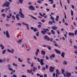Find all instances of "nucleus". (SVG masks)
Listing matches in <instances>:
<instances>
[{"mask_svg": "<svg viewBox=\"0 0 77 77\" xmlns=\"http://www.w3.org/2000/svg\"><path fill=\"white\" fill-rule=\"evenodd\" d=\"M28 5H32V3H31V2H29L28 3Z\"/></svg>", "mask_w": 77, "mask_h": 77, "instance_id": "obj_56", "label": "nucleus"}, {"mask_svg": "<svg viewBox=\"0 0 77 77\" xmlns=\"http://www.w3.org/2000/svg\"><path fill=\"white\" fill-rule=\"evenodd\" d=\"M10 9H11V8L9 7H8V8H5V11H6L5 12H7L8 11V10H10Z\"/></svg>", "mask_w": 77, "mask_h": 77, "instance_id": "obj_28", "label": "nucleus"}, {"mask_svg": "<svg viewBox=\"0 0 77 77\" xmlns=\"http://www.w3.org/2000/svg\"><path fill=\"white\" fill-rule=\"evenodd\" d=\"M38 52H35V56H38Z\"/></svg>", "mask_w": 77, "mask_h": 77, "instance_id": "obj_59", "label": "nucleus"}, {"mask_svg": "<svg viewBox=\"0 0 77 77\" xmlns=\"http://www.w3.org/2000/svg\"><path fill=\"white\" fill-rule=\"evenodd\" d=\"M56 74H57V75H60L61 73L59 71V70L58 69H56Z\"/></svg>", "mask_w": 77, "mask_h": 77, "instance_id": "obj_14", "label": "nucleus"}, {"mask_svg": "<svg viewBox=\"0 0 77 77\" xmlns=\"http://www.w3.org/2000/svg\"><path fill=\"white\" fill-rule=\"evenodd\" d=\"M51 20H54V18L53 17H51Z\"/></svg>", "mask_w": 77, "mask_h": 77, "instance_id": "obj_62", "label": "nucleus"}, {"mask_svg": "<svg viewBox=\"0 0 77 77\" xmlns=\"http://www.w3.org/2000/svg\"><path fill=\"white\" fill-rule=\"evenodd\" d=\"M13 66H16V67H17V65L15 64V63H13Z\"/></svg>", "mask_w": 77, "mask_h": 77, "instance_id": "obj_54", "label": "nucleus"}, {"mask_svg": "<svg viewBox=\"0 0 77 77\" xmlns=\"http://www.w3.org/2000/svg\"><path fill=\"white\" fill-rule=\"evenodd\" d=\"M64 18L65 19H66V14L65 12H64Z\"/></svg>", "mask_w": 77, "mask_h": 77, "instance_id": "obj_45", "label": "nucleus"}, {"mask_svg": "<svg viewBox=\"0 0 77 77\" xmlns=\"http://www.w3.org/2000/svg\"><path fill=\"white\" fill-rule=\"evenodd\" d=\"M39 15H41V16L42 17H44V16H45V13H43V15H42V14H41V13H40L39 14Z\"/></svg>", "mask_w": 77, "mask_h": 77, "instance_id": "obj_22", "label": "nucleus"}, {"mask_svg": "<svg viewBox=\"0 0 77 77\" xmlns=\"http://www.w3.org/2000/svg\"><path fill=\"white\" fill-rule=\"evenodd\" d=\"M7 19H10V18H11V17L9 15H7Z\"/></svg>", "mask_w": 77, "mask_h": 77, "instance_id": "obj_49", "label": "nucleus"}, {"mask_svg": "<svg viewBox=\"0 0 77 77\" xmlns=\"http://www.w3.org/2000/svg\"><path fill=\"white\" fill-rule=\"evenodd\" d=\"M6 62V59L4 58L2 60V62L5 63Z\"/></svg>", "mask_w": 77, "mask_h": 77, "instance_id": "obj_46", "label": "nucleus"}, {"mask_svg": "<svg viewBox=\"0 0 77 77\" xmlns=\"http://www.w3.org/2000/svg\"><path fill=\"white\" fill-rule=\"evenodd\" d=\"M20 16V14H17L16 16V18H17V20L18 21L20 20V18L18 17V16Z\"/></svg>", "mask_w": 77, "mask_h": 77, "instance_id": "obj_15", "label": "nucleus"}, {"mask_svg": "<svg viewBox=\"0 0 77 77\" xmlns=\"http://www.w3.org/2000/svg\"><path fill=\"white\" fill-rule=\"evenodd\" d=\"M5 26H7V27H9V26H10V25L8 24H5Z\"/></svg>", "mask_w": 77, "mask_h": 77, "instance_id": "obj_58", "label": "nucleus"}, {"mask_svg": "<svg viewBox=\"0 0 77 77\" xmlns=\"http://www.w3.org/2000/svg\"><path fill=\"white\" fill-rule=\"evenodd\" d=\"M34 65V63L32 62V63L31 65V67H33Z\"/></svg>", "mask_w": 77, "mask_h": 77, "instance_id": "obj_39", "label": "nucleus"}, {"mask_svg": "<svg viewBox=\"0 0 77 77\" xmlns=\"http://www.w3.org/2000/svg\"><path fill=\"white\" fill-rule=\"evenodd\" d=\"M19 14L21 15L20 17L21 18H24V15L22 13V9H21V8H20V11L19 13Z\"/></svg>", "mask_w": 77, "mask_h": 77, "instance_id": "obj_3", "label": "nucleus"}, {"mask_svg": "<svg viewBox=\"0 0 77 77\" xmlns=\"http://www.w3.org/2000/svg\"><path fill=\"white\" fill-rule=\"evenodd\" d=\"M12 20H15V16L14 15H12Z\"/></svg>", "mask_w": 77, "mask_h": 77, "instance_id": "obj_29", "label": "nucleus"}, {"mask_svg": "<svg viewBox=\"0 0 77 77\" xmlns=\"http://www.w3.org/2000/svg\"><path fill=\"white\" fill-rule=\"evenodd\" d=\"M0 47L1 48V49L2 50H4V48H5V47L2 44H1L0 45Z\"/></svg>", "mask_w": 77, "mask_h": 77, "instance_id": "obj_21", "label": "nucleus"}, {"mask_svg": "<svg viewBox=\"0 0 77 77\" xmlns=\"http://www.w3.org/2000/svg\"><path fill=\"white\" fill-rule=\"evenodd\" d=\"M27 72L29 74H30L31 73V72H30V70L29 69H27Z\"/></svg>", "mask_w": 77, "mask_h": 77, "instance_id": "obj_37", "label": "nucleus"}, {"mask_svg": "<svg viewBox=\"0 0 77 77\" xmlns=\"http://www.w3.org/2000/svg\"><path fill=\"white\" fill-rule=\"evenodd\" d=\"M71 15H72V16H73V15H74V13H73V11H72V10H71Z\"/></svg>", "mask_w": 77, "mask_h": 77, "instance_id": "obj_35", "label": "nucleus"}, {"mask_svg": "<svg viewBox=\"0 0 77 77\" xmlns=\"http://www.w3.org/2000/svg\"><path fill=\"white\" fill-rule=\"evenodd\" d=\"M74 34L75 35H77V30H75L74 32Z\"/></svg>", "mask_w": 77, "mask_h": 77, "instance_id": "obj_44", "label": "nucleus"}, {"mask_svg": "<svg viewBox=\"0 0 77 77\" xmlns=\"http://www.w3.org/2000/svg\"><path fill=\"white\" fill-rule=\"evenodd\" d=\"M8 69L10 70V71H13V69L11 68H10Z\"/></svg>", "mask_w": 77, "mask_h": 77, "instance_id": "obj_48", "label": "nucleus"}, {"mask_svg": "<svg viewBox=\"0 0 77 77\" xmlns=\"http://www.w3.org/2000/svg\"><path fill=\"white\" fill-rule=\"evenodd\" d=\"M9 60H10V58H7V59L6 60L7 62H9Z\"/></svg>", "mask_w": 77, "mask_h": 77, "instance_id": "obj_57", "label": "nucleus"}, {"mask_svg": "<svg viewBox=\"0 0 77 77\" xmlns=\"http://www.w3.org/2000/svg\"><path fill=\"white\" fill-rule=\"evenodd\" d=\"M37 59L38 61V62H40V63L41 65L42 66H43L44 65V59H41V60L39 59V58H37Z\"/></svg>", "mask_w": 77, "mask_h": 77, "instance_id": "obj_1", "label": "nucleus"}, {"mask_svg": "<svg viewBox=\"0 0 77 77\" xmlns=\"http://www.w3.org/2000/svg\"><path fill=\"white\" fill-rule=\"evenodd\" d=\"M60 6H61V7L62 8V2H61V1L60 0Z\"/></svg>", "mask_w": 77, "mask_h": 77, "instance_id": "obj_53", "label": "nucleus"}, {"mask_svg": "<svg viewBox=\"0 0 77 77\" xmlns=\"http://www.w3.org/2000/svg\"><path fill=\"white\" fill-rule=\"evenodd\" d=\"M62 71V73L63 74L64 73V72H65V70H64V69H61Z\"/></svg>", "mask_w": 77, "mask_h": 77, "instance_id": "obj_42", "label": "nucleus"}, {"mask_svg": "<svg viewBox=\"0 0 77 77\" xmlns=\"http://www.w3.org/2000/svg\"><path fill=\"white\" fill-rule=\"evenodd\" d=\"M8 69H9L10 68H11V65L8 64Z\"/></svg>", "mask_w": 77, "mask_h": 77, "instance_id": "obj_63", "label": "nucleus"}, {"mask_svg": "<svg viewBox=\"0 0 77 77\" xmlns=\"http://www.w3.org/2000/svg\"><path fill=\"white\" fill-rule=\"evenodd\" d=\"M74 48L75 49H76V50H77V47L75 45H74Z\"/></svg>", "mask_w": 77, "mask_h": 77, "instance_id": "obj_52", "label": "nucleus"}, {"mask_svg": "<svg viewBox=\"0 0 77 77\" xmlns=\"http://www.w3.org/2000/svg\"><path fill=\"white\" fill-rule=\"evenodd\" d=\"M55 57V55L54 54H52L51 56H50V58L52 59V57L54 58Z\"/></svg>", "mask_w": 77, "mask_h": 77, "instance_id": "obj_23", "label": "nucleus"}, {"mask_svg": "<svg viewBox=\"0 0 77 77\" xmlns=\"http://www.w3.org/2000/svg\"><path fill=\"white\" fill-rule=\"evenodd\" d=\"M59 16H57L56 17V18L55 19V20L56 21H57L59 20Z\"/></svg>", "mask_w": 77, "mask_h": 77, "instance_id": "obj_20", "label": "nucleus"}, {"mask_svg": "<svg viewBox=\"0 0 77 77\" xmlns=\"http://www.w3.org/2000/svg\"><path fill=\"white\" fill-rule=\"evenodd\" d=\"M29 16L31 17V18H32V19H33L34 20H37V18H36V17L30 15H29Z\"/></svg>", "mask_w": 77, "mask_h": 77, "instance_id": "obj_18", "label": "nucleus"}, {"mask_svg": "<svg viewBox=\"0 0 77 77\" xmlns=\"http://www.w3.org/2000/svg\"><path fill=\"white\" fill-rule=\"evenodd\" d=\"M49 2H51L50 3V4H53V0H48Z\"/></svg>", "mask_w": 77, "mask_h": 77, "instance_id": "obj_34", "label": "nucleus"}, {"mask_svg": "<svg viewBox=\"0 0 77 77\" xmlns=\"http://www.w3.org/2000/svg\"><path fill=\"white\" fill-rule=\"evenodd\" d=\"M65 52H62L61 53V56H62V57H63V58H64V57H65Z\"/></svg>", "mask_w": 77, "mask_h": 77, "instance_id": "obj_17", "label": "nucleus"}, {"mask_svg": "<svg viewBox=\"0 0 77 77\" xmlns=\"http://www.w3.org/2000/svg\"><path fill=\"white\" fill-rule=\"evenodd\" d=\"M18 60L19 62H23V60H21L20 58L19 57L18 58Z\"/></svg>", "mask_w": 77, "mask_h": 77, "instance_id": "obj_27", "label": "nucleus"}, {"mask_svg": "<svg viewBox=\"0 0 77 77\" xmlns=\"http://www.w3.org/2000/svg\"><path fill=\"white\" fill-rule=\"evenodd\" d=\"M22 24H23V25H25V26H26L27 29H28V30H29V25L27 24L25 22H24L22 23Z\"/></svg>", "mask_w": 77, "mask_h": 77, "instance_id": "obj_10", "label": "nucleus"}, {"mask_svg": "<svg viewBox=\"0 0 77 77\" xmlns=\"http://www.w3.org/2000/svg\"><path fill=\"white\" fill-rule=\"evenodd\" d=\"M48 24H50V25H51V24H52L53 25V23H52V22H51L50 21H49L48 22Z\"/></svg>", "mask_w": 77, "mask_h": 77, "instance_id": "obj_43", "label": "nucleus"}, {"mask_svg": "<svg viewBox=\"0 0 77 77\" xmlns=\"http://www.w3.org/2000/svg\"><path fill=\"white\" fill-rule=\"evenodd\" d=\"M22 42V39H20L19 41H17V42L18 44H20L21 42Z\"/></svg>", "mask_w": 77, "mask_h": 77, "instance_id": "obj_31", "label": "nucleus"}, {"mask_svg": "<svg viewBox=\"0 0 77 77\" xmlns=\"http://www.w3.org/2000/svg\"><path fill=\"white\" fill-rule=\"evenodd\" d=\"M7 51L8 53H14V49H11V51L9 49H7Z\"/></svg>", "mask_w": 77, "mask_h": 77, "instance_id": "obj_8", "label": "nucleus"}, {"mask_svg": "<svg viewBox=\"0 0 77 77\" xmlns=\"http://www.w3.org/2000/svg\"><path fill=\"white\" fill-rule=\"evenodd\" d=\"M16 24L17 26H21V23H17Z\"/></svg>", "mask_w": 77, "mask_h": 77, "instance_id": "obj_32", "label": "nucleus"}, {"mask_svg": "<svg viewBox=\"0 0 77 77\" xmlns=\"http://www.w3.org/2000/svg\"><path fill=\"white\" fill-rule=\"evenodd\" d=\"M38 27V28H41V25H38L37 26Z\"/></svg>", "mask_w": 77, "mask_h": 77, "instance_id": "obj_55", "label": "nucleus"}, {"mask_svg": "<svg viewBox=\"0 0 77 77\" xmlns=\"http://www.w3.org/2000/svg\"><path fill=\"white\" fill-rule=\"evenodd\" d=\"M18 2L21 4H23V0H19Z\"/></svg>", "mask_w": 77, "mask_h": 77, "instance_id": "obj_30", "label": "nucleus"}, {"mask_svg": "<svg viewBox=\"0 0 77 77\" xmlns=\"http://www.w3.org/2000/svg\"><path fill=\"white\" fill-rule=\"evenodd\" d=\"M69 36H72V37H74V34L73 33H69Z\"/></svg>", "mask_w": 77, "mask_h": 77, "instance_id": "obj_13", "label": "nucleus"}, {"mask_svg": "<svg viewBox=\"0 0 77 77\" xmlns=\"http://www.w3.org/2000/svg\"><path fill=\"white\" fill-rule=\"evenodd\" d=\"M6 36L8 38H10V36L9 35V34L8 32V31H6Z\"/></svg>", "mask_w": 77, "mask_h": 77, "instance_id": "obj_11", "label": "nucleus"}, {"mask_svg": "<svg viewBox=\"0 0 77 77\" xmlns=\"http://www.w3.org/2000/svg\"><path fill=\"white\" fill-rule=\"evenodd\" d=\"M54 46H55V47H58L59 45H57V44H56V43H55L54 44Z\"/></svg>", "mask_w": 77, "mask_h": 77, "instance_id": "obj_51", "label": "nucleus"}, {"mask_svg": "<svg viewBox=\"0 0 77 77\" xmlns=\"http://www.w3.org/2000/svg\"><path fill=\"white\" fill-rule=\"evenodd\" d=\"M33 31L34 32H37V31H38V29L36 28H34L33 29Z\"/></svg>", "mask_w": 77, "mask_h": 77, "instance_id": "obj_40", "label": "nucleus"}, {"mask_svg": "<svg viewBox=\"0 0 77 77\" xmlns=\"http://www.w3.org/2000/svg\"><path fill=\"white\" fill-rule=\"evenodd\" d=\"M51 32L52 35H55V32H54L53 30H51Z\"/></svg>", "mask_w": 77, "mask_h": 77, "instance_id": "obj_33", "label": "nucleus"}, {"mask_svg": "<svg viewBox=\"0 0 77 77\" xmlns=\"http://www.w3.org/2000/svg\"><path fill=\"white\" fill-rule=\"evenodd\" d=\"M9 5H10V3L8 2H7L6 3H4L2 5V7H5V6H6V7L9 8Z\"/></svg>", "mask_w": 77, "mask_h": 77, "instance_id": "obj_4", "label": "nucleus"}, {"mask_svg": "<svg viewBox=\"0 0 77 77\" xmlns=\"http://www.w3.org/2000/svg\"><path fill=\"white\" fill-rule=\"evenodd\" d=\"M67 63H68L67 62V61L66 60H64L63 63V65H67Z\"/></svg>", "mask_w": 77, "mask_h": 77, "instance_id": "obj_19", "label": "nucleus"}, {"mask_svg": "<svg viewBox=\"0 0 77 77\" xmlns=\"http://www.w3.org/2000/svg\"><path fill=\"white\" fill-rule=\"evenodd\" d=\"M2 16L4 18H5V17H6V15L5 14H2Z\"/></svg>", "mask_w": 77, "mask_h": 77, "instance_id": "obj_41", "label": "nucleus"}, {"mask_svg": "<svg viewBox=\"0 0 77 77\" xmlns=\"http://www.w3.org/2000/svg\"><path fill=\"white\" fill-rule=\"evenodd\" d=\"M51 29H53V30H55L57 29V26H53L51 27Z\"/></svg>", "mask_w": 77, "mask_h": 77, "instance_id": "obj_16", "label": "nucleus"}, {"mask_svg": "<svg viewBox=\"0 0 77 77\" xmlns=\"http://www.w3.org/2000/svg\"><path fill=\"white\" fill-rule=\"evenodd\" d=\"M6 50H4L2 52V53L3 54H5V52H6Z\"/></svg>", "mask_w": 77, "mask_h": 77, "instance_id": "obj_38", "label": "nucleus"}, {"mask_svg": "<svg viewBox=\"0 0 77 77\" xmlns=\"http://www.w3.org/2000/svg\"><path fill=\"white\" fill-rule=\"evenodd\" d=\"M54 51H55L56 52V53H57V54H60L61 52H60V51H59V50L55 49H54Z\"/></svg>", "mask_w": 77, "mask_h": 77, "instance_id": "obj_9", "label": "nucleus"}, {"mask_svg": "<svg viewBox=\"0 0 77 77\" xmlns=\"http://www.w3.org/2000/svg\"><path fill=\"white\" fill-rule=\"evenodd\" d=\"M43 30H42L41 31V33H42L43 35H45L46 33H47V31L48 32V31H49V30H48V29H43Z\"/></svg>", "mask_w": 77, "mask_h": 77, "instance_id": "obj_2", "label": "nucleus"}, {"mask_svg": "<svg viewBox=\"0 0 77 77\" xmlns=\"http://www.w3.org/2000/svg\"><path fill=\"white\" fill-rule=\"evenodd\" d=\"M66 75L67 77H69L71 75V73L70 72L68 73V72H66Z\"/></svg>", "mask_w": 77, "mask_h": 77, "instance_id": "obj_12", "label": "nucleus"}, {"mask_svg": "<svg viewBox=\"0 0 77 77\" xmlns=\"http://www.w3.org/2000/svg\"><path fill=\"white\" fill-rule=\"evenodd\" d=\"M47 48L49 50H51V47L50 46L48 45L47 46Z\"/></svg>", "mask_w": 77, "mask_h": 77, "instance_id": "obj_26", "label": "nucleus"}, {"mask_svg": "<svg viewBox=\"0 0 77 77\" xmlns=\"http://www.w3.org/2000/svg\"><path fill=\"white\" fill-rule=\"evenodd\" d=\"M57 32L58 35H59V34H60V32H59V30H57Z\"/></svg>", "mask_w": 77, "mask_h": 77, "instance_id": "obj_60", "label": "nucleus"}, {"mask_svg": "<svg viewBox=\"0 0 77 77\" xmlns=\"http://www.w3.org/2000/svg\"><path fill=\"white\" fill-rule=\"evenodd\" d=\"M53 77H55L56 76V74L55 73H54L53 74Z\"/></svg>", "mask_w": 77, "mask_h": 77, "instance_id": "obj_64", "label": "nucleus"}, {"mask_svg": "<svg viewBox=\"0 0 77 77\" xmlns=\"http://www.w3.org/2000/svg\"><path fill=\"white\" fill-rule=\"evenodd\" d=\"M35 70H37V68L35 67H33V72H35Z\"/></svg>", "mask_w": 77, "mask_h": 77, "instance_id": "obj_25", "label": "nucleus"}, {"mask_svg": "<svg viewBox=\"0 0 77 77\" xmlns=\"http://www.w3.org/2000/svg\"><path fill=\"white\" fill-rule=\"evenodd\" d=\"M52 7L53 8H56V4H53L52 5Z\"/></svg>", "mask_w": 77, "mask_h": 77, "instance_id": "obj_47", "label": "nucleus"}, {"mask_svg": "<svg viewBox=\"0 0 77 77\" xmlns=\"http://www.w3.org/2000/svg\"><path fill=\"white\" fill-rule=\"evenodd\" d=\"M44 39H45V40L48 41H49L50 40V38L48 37V36L47 35H45L44 36Z\"/></svg>", "mask_w": 77, "mask_h": 77, "instance_id": "obj_7", "label": "nucleus"}, {"mask_svg": "<svg viewBox=\"0 0 77 77\" xmlns=\"http://www.w3.org/2000/svg\"><path fill=\"white\" fill-rule=\"evenodd\" d=\"M29 10H31V11H35V8L32 5H30L29 6Z\"/></svg>", "mask_w": 77, "mask_h": 77, "instance_id": "obj_6", "label": "nucleus"}, {"mask_svg": "<svg viewBox=\"0 0 77 77\" xmlns=\"http://www.w3.org/2000/svg\"><path fill=\"white\" fill-rule=\"evenodd\" d=\"M42 22V23H44V22H45V20L44 19H43L41 20Z\"/></svg>", "mask_w": 77, "mask_h": 77, "instance_id": "obj_61", "label": "nucleus"}, {"mask_svg": "<svg viewBox=\"0 0 77 77\" xmlns=\"http://www.w3.org/2000/svg\"><path fill=\"white\" fill-rule=\"evenodd\" d=\"M39 31H37L36 34V36H39Z\"/></svg>", "mask_w": 77, "mask_h": 77, "instance_id": "obj_36", "label": "nucleus"}, {"mask_svg": "<svg viewBox=\"0 0 77 77\" xmlns=\"http://www.w3.org/2000/svg\"><path fill=\"white\" fill-rule=\"evenodd\" d=\"M37 2L38 3H41V1L39 0H38L37 1Z\"/></svg>", "mask_w": 77, "mask_h": 77, "instance_id": "obj_50", "label": "nucleus"}, {"mask_svg": "<svg viewBox=\"0 0 77 77\" xmlns=\"http://www.w3.org/2000/svg\"><path fill=\"white\" fill-rule=\"evenodd\" d=\"M54 67L50 66L49 67V71L50 72H54Z\"/></svg>", "mask_w": 77, "mask_h": 77, "instance_id": "obj_5", "label": "nucleus"}, {"mask_svg": "<svg viewBox=\"0 0 77 77\" xmlns=\"http://www.w3.org/2000/svg\"><path fill=\"white\" fill-rule=\"evenodd\" d=\"M42 54L45 55V52L44 51H41Z\"/></svg>", "mask_w": 77, "mask_h": 77, "instance_id": "obj_24", "label": "nucleus"}]
</instances>
